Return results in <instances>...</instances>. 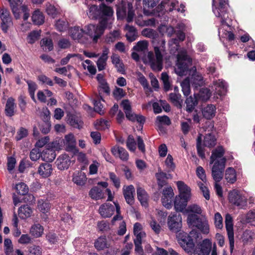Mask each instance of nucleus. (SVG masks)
Segmentation results:
<instances>
[{
	"label": "nucleus",
	"mask_w": 255,
	"mask_h": 255,
	"mask_svg": "<svg viewBox=\"0 0 255 255\" xmlns=\"http://www.w3.org/2000/svg\"><path fill=\"white\" fill-rule=\"evenodd\" d=\"M115 205L106 203L101 205L99 208V213L103 218L111 217L115 212Z\"/></svg>",
	"instance_id": "nucleus-17"
},
{
	"label": "nucleus",
	"mask_w": 255,
	"mask_h": 255,
	"mask_svg": "<svg viewBox=\"0 0 255 255\" xmlns=\"http://www.w3.org/2000/svg\"><path fill=\"white\" fill-rule=\"evenodd\" d=\"M53 171L52 165L49 163H43L41 164L37 170V173L43 178H47L50 176Z\"/></svg>",
	"instance_id": "nucleus-19"
},
{
	"label": "nucleus",
	"mask_w": 255,
	"mask_h": 255,
	"mask_svg": "<svg viewBox=\"0 0 255 255\" xmlns=\"http://www.w3.org/2000/svg\"><path fill=\"white\" fill-rule=\"evenodd\" d=\"M8 2L15 17L18 18L19 16L18 7L22 4V0H11Z\"/></svg>",
	"instance_id": "nucleus-37"
},
{
	"label": "nucleus",
	"mask_w": 255,
	"mask_h": 255,
	"mask_svg": "<svg viewBox=\"0 0 255 255\" xmlns=\"http://www.w3.org/2000/svg\"><path fill=\"white\" fill-rule=\"evenodd\" d=\"M155 177L157 180L158 186L162 187L166 184L167 179L170 178L171 176L169 174H167L163 172L160 168H159L158 172L155 174Z\"/></svg>",
	"instance_id": "nucleus-21"
},
{
	"label": "nucleus",
	"mask_w": 255,
	"mask_h": 255,
	"mask_svg": "<svg viewBox=\"0 0 255 255\" xmlns=\"http://www.w3.org/2000/svg\"><path fill=\"white\" fill-rule=\"evenodd\" d=\"M32 213V209L27 205L21 206L18 210V216L23 219L31 216Z\"/></svg>",
	"instance_id": "nucleus-30"
},
{
	"label": "nucleus",
	"mask_w": 255,
	"mask_h": 255,
	"mask_svg": "<svg viewBox=\"0 0 255 255\" xmlns=\"http://www.w3.org/2000/svg\"><path fill=\"white\" fill-rule=\"evenodd\" d=\"M88 25L87 27V31L84 30L82 28L79 26H74L71 27L69 29V34L71 37L74 40H77L79 42H84V39H86V35L90 36L91 38H93V41L96 42L97 40H94V35H96V33L93 31V36L90 35L88 33Z\"/></svg>",
	"instance_id": "nucleus-10"
},
{
	"label": "nucleus",
	"mask_w": 255,
	"mask_h": 255,
	"mask_svg": "<svg viewBox=\"0 0 255 255\" xmlns=\"http://www.w3.org/2000/svg\"><path fill=\"white\" fill-rule=\"evenodd\" d=\"M148 47V42L146 40L139 41L133 47V50L138 52H145Z\"/></svg>",
	"instance_id": "nucleus-45"
},
{
	"label": "nucleus",
	"mask_w": 255,
	"mask_h": 255,
	"mask_svg": "<svg viewBox=\"0 0 255 255\" xmlns=\"http://www.w3.org/2000/svg\"><path fill=\"white\" fill-rule=\"evenodd\" d=\"M32 20L35 24L41 25L44 21V17L41 12L39 10H36L32 14Z\"/></svg>",
	"instance_id": "nucleus-40"
},
{
	"label": "nucleus",
	"mask_w": 255,
	"mask_h": 255,
	"mask_svg": "<svg viewBox=\"0 0 255 255\" xmlns=\"http://www.w3.org/2000/svg\"><path fill=\"white\" fill-rule=\"evenodd\" d=\"M177 237L179 244L184 251L188 253H192L195 246L194 239L198 237L197 230H192L189 234L181 232L178 234Z\"/></svg>",
	"instance_id": "nucleus-4"
},
{
	"label": "nucleus",
	"mask_w": 255,
	"mask_h": 255,
	"mask_svg": "<svg viewBox=\"0 0 255 255\" xmlns=\"http://www.w3.org/2000/svg\"><path fill=\"white\" fill-rule=\"evenodd\" d=\"M176 35L177 37V38H172L169 41V44L170 45H172L173 44H175L176 49H178V47H179V42L180 41H183L185 39V33L179 30L176 33Z\"/></svg>",
	"instance_id": "nucleus-44"
},
{
	"label": "nucleus",
	"mask_w": 255,
	"mask_h": 255,
	"mask_svg": "<svg viewBox=\"0 0 255 255\" xmlns=\"http://www.w3.org/2000/svg\"><path fill=\"white\" fill-rule=\"evenodd\" d=\"M111 59L113 64L115 65L118 71L123 72L124 71V64L120 57L117 55H113L111 57Z\"/></svg>",
	"instance_id": "nucleus-43"
},
{
	"label": "nucleus",
	"mask_w": 255,
	"mask_h": 255,
	"mask_svg": "<svg viewBox=\"0 0 255 255\" xmlns=\"http://www.w3.org/2000/svg\"><path fill=\"white\" fill-rule=\"evenodd\" d=\"M179 191L178 196H176L174 201V208L177 212H183L185 209L191 196V189L183 182H177Z\"/></svg>",
	"instance_id": "nucleus-3"
},
{
	"label": "nucleus",
	"mask_w": 255,
	"mask_h": 255,
	"mask_svg": "<svg viewBox=\"0 0 255 255\" xmlns=\"http://www.w3.org/2000/svg\"><path fill=\"white\" fill-rule=\"evenodd\" d=\"M27 85L28 86V92L29 95L32 100L34 102H36V99L35 98V91L37 88V86L35 83L32 81H28Z\"/></svg>",
	"instance_id": "nucleus-54"
},
{
	"label": "nucleus",
	"mask_w": 255,
	"mask_h": 255,
	"mask_svg": "<svg viewBox=\"0 0 255 255\" xmlns=\"http://www.w3.org/2000/svg\"><path fill=\"white\" fill-rule=\"evenodd\" d=\"M182 217L180 214H171L167 219V225L169 229L175 233L180 231L182 226Z\"/></svg>",
	"instance_id": "nucleus-12"
},
{
	"label": "nucleus",
	"mask_w": 255,
	"mask_h": 255,
	"mask_svg": "<svg viewBox=\"0 0 255 255\" xmlns=\"http://www.w3.org/2000/svg\"><path fill=\"white\" fill-rule=\"evenodd\" d=\"M100 16L99 18L101 19L100 24L98 25L90 24L88 25V33L93 36V31L97 34L94 35V40H97L101 35L103 33L105 29L111 24L113 19L112 17L113 14V10L112 7L102 4L100 6Z\"/></svg>",
	"instance_id": "nucleus-1"
},
{
	"label": "nucleus",
	"mask_w": 255,
	"mask_h": 255,
	"mask_svg": "<svg viewBox=\"0 0 255 255\" xmlns=\"http://www.w3.org/2000/svg\"><path fill=\"white\" fill-rule=\"evenodd\" d=\"M121 105L125 113L126 118L128 120H133V116L132 114L133 113L131 111V106L129 101L128 100H124Z\"/></svg>",
	"instance_id": "nucleus-27"
},
{
	"label": "nucleus",
	"mask_w": 255,
	"mask_h": 255,
	"mask_svg": "<svg viewBox=\"0 0 255 255\" xmlns=\"http://www.w3.org/2000/svg\"><path fill=\"white\" fill-rule=\"evenodd\" d=\"M40 44L45 50L51 51L53 48V42L51 39L48 38H43L41 40Z\"/></svg>",
	"instance_id": "nucleus-53"
},
{
	"label": "nucleus",
	"mask_w": 255,
	"mask_h": 255,
	"mask_svg": "<svg viewBox=\"0 0 255 255\" xmlns=\"http://www.w3.org/2000/svg\"><path fill=\"white\" fill-rule=\"evenodd\" d=\"M192 59L187 54L185 49L180 50L177 55V63L175 71L179 76L185 75L187 72L188 68L192 64Z\"/></svg>",
	"instance_id": "nucleus-5"
},
{
	"label": "nucleus",
	"mask_w": 255,
	"mask_h": 255,
	"mask_svg": "<svg viewBox=\"0 0 255 255\" xmlns=\"http://www.w3.org/2000/svg\"><path fill=\"white\" fill-rule=\"evenodd\" d=\"M84 69H87L88 71L92 75H95L96 73V69L92 62L90 60H86L82 64Z\"/></svg>",
	"instance_id": "nucleus-55"
},
{
	"label": "nucleus",
	"mask_w": 255,
	"mask_h": 255,
	"mask_svg": "<svg viewBox=\"0 0 255 255\" xmlns=\"http://www.w3.org/2000/svg\"><path fill=\"white\" fill-rule=\"evenodd\" d=\"M56 163L58 168L62 170L66 169L69 167L71 164V160L69 156L64 154L58 157Z\"/></svg>",
	"instance_id": "nucleus-20"
},
{
	"label": "nucleus",
	"mask_w": 255,
	"mask_h": 255,
	"mask_svg": "<svg viewBox=\"0 0 255 255\" xmlns=\"http://www.w3.org/2000/svg\"><path fill=\"white\" fill-rule=\"evenodd\" d=\"M101 101L104 102L101 95H97L96 98L93 100L95 111L99 114L102 115L104 113V107Z\"/></svg>",
	"instance_id": "nucleus-32"
},
{
	"label": "nucleus",
	"mask_w": 255,
	"mask_h": 255,
	"mask_svg": "<svg viewBox=\"0 0 255 255\" xmlns=\"http://www.w3.org/2000/svg\"><path fill=\"white\" fill-rule=\"evenodd\" d=\"M199 99L202 101L208 100L211 96L210 90L207 88H202L198 94Z\"/></svg>",
	"instance_id": "nucleus-58"
},
{
	"label": "nucleus",
	"mask_w": 255,
	"mask_h": 255,
	"mask_svg": "<svg viewBox=\"0 0 255 255\" xmlns=\"http://www.w3.org/2000/svg\"><path fill=\"white\" fill-rule=\"evenodd\" d=\"M120 37V32L119 30H116L110 32L107 35L105 41L108 43H113L118 39Z\"/></svg>",
	"instance_id": "nucleus-46"
},
{
	"label": "nucleus",
	"mask_w": 255,
	"mask_h": 255,
	"mask_svg": "<svg viewBox=\"0 0 255 255\" xmlns=\"http://www.w3.org/2000/svg\"><path fill=\"white\" fill-rule=\"evenodd\" d=\"M116 7L118 18H126L128 22L133 20L135 14L132 3L122 1L116 5Z\"/></svg>",
	"instance_id": "nucleus-6"
},
{
	"label": "nucleus",
	"mask_w": 255,
	"mask_h": 255,
	"mask_svg": "<svg viewBox=\"0 0 255 255\" xmlns=\"http://www.w3.org/2000/svg\"><path fill=\"white\" fill-rule=\"evenodd\" d=\"M111 152L115 157H119L124 161H127L128 159V152L122 147L116 145L112 148Z\"/></svg>",
	"instance_id": "nucleus-18"
},
{
	"label": "nucleus",
	"mask_w": 255,
	"mask_h": 255,
	"mask_svg": "<svg viewBox=\"0 0 255 255\" xmlns=\"http://www.w3.org/2000/svg\"><path fill=\"white\" fill-rule=\"evenodd\" d=\"M165 40H162L160 46H154V52L149 51L147 58L151 68L154 71H160L163 68V57L165 50Z\"/></svg>",
	"instance_id": "nucleus-2"
},
{
	"label": "nucleus",
	"mask_w": 255,
	"mask_h": 255,
	"mask_svg": "<svg viewBox=\"0 0 255 255\" xmlns=\"http://www.w3.org/2000/svg\"><path fill=\"white\" fill-rule=\"evenodd\" d=\"M161 80L164 85L165 91H168L170 89L171 84L169 81V76L166 73L161 74Z\"/></svg>",
	"instance_id": "nucleus-62"
},
{
	"label": "nucleus",
	"mask_w": 255,
	"mask_h": 255,
	"mask_svg": "<svg viewBox=\"0 0 255 255\" xmlns=\"http://www.w3.org/2000/svg\"><path fill=\"white\" fill-rule=\"evenodd\" d=\"M68 23L67 22L58 20L56 21L55 26L57 30L59 31H63L65 30L68 27Z\"/></svg>",
	"instance_id": "nucleus-64"
},
{
	"label": "nucleus",
	"mask_w": 255,
	"mask_h": 255,
	"mask_svg": "<svg viewBox=\"0 0 255 255\" xmlns=\"http://www.w3.org/2000/svg\"><path fill=\"white\" fill-rule=\"evenodd\" d=\"M211 243L209 240L205 239L200 245V252L204 255H209L211 250Z\"/></svg>",
	"instance_id": "nucleus-39"
},
{
	"label": "nucleus",
	"mask_w": 255,
	"mask_h": 255,
	"mask_svg": "<svg viewBox=\"0 0 255 255\" xmlns=\"http://www.w3.org/2000/svg\"><path fill=\"white\" fill-rule=\"evenodd\" d=\"M28 255H41L42 253V248L35 245H32L27 248Z\"/></svg>",
	"instance_id": "nucleus-51"
},
{
	"label": "nucleus",
	"mask_w": 255,
	"mask_h": 255,
	"mask_svg": "<svg viewBox=\"0 0 255 255\" xmlns=\"http://www.w3.org/2000/svg\"><path fill=\"white\" fill-rule=\"evenodd\" d=\"M16 105L14 103V100L12 98L7 99L5 107V113L6 116L11 117L14 115V110Z\"/></svg>",
	"instance_id": "nucleus-26"
},
{
	"label": "nucleus",
	"mask_w": 255,
	"mask_h": 255,
	"mask_svg": "<svg viewBox=\"0 0 255 255\" xmlns=\"http://www.w3.org/2000/svg\"><path fill=\"white\" fill-rule=\"evenodd\" d=\"M186 111L188 113L193 111L195 107L198 104L197 97L194 94V97L190 96L188 97L185 101Z\"/></svg>",
	"instance_id": "nucleus-24"
},
{
	"label": "nucleus",
	"mask_w": 255,
	"mask_h": 255,
	"mask_svg": "<svg viewBox=\"0 0 255 255\" xmlns=\"http://www.w3.org/2000/svg\"><path fill=\"white\" fill-rule=\"evenodd\" d=\"M73 182L78 185H83L86 181V177L84 173H80L73 178Z\"/></svg>",
	"instance_id": "nucleus-57"
},
{
	"label": "nucleus",
	"mask_w": 255,
	"mask_h": 255,
	"mask_svg": "<svg viewBox=\"0 0 255 255\" xmlns=\"http://www.w3.org/2000/svg\"><path fill=\"white\" fill-rule=\"evenodd\" d=\"M142 35L153 39H156L158 36V33L155 30L150 28H144L143 29Z\"/></svg>",
	"instance_id": "nucleus-52"
},
{
	"label": "nucleus",
	"mask_w": 255,
	"mask_h": 255,
	"mask_svg": "<svg viewBox=\"0 0 255 255\" xmlns=\"http://www.w3.org/2000/svg\"><path fill=\"white\" fill-rule=\"evenodd\" d=\"M202 134H199L197 139V150L198 155L202 158L205 157L204 149L201 145Z\"/></svg>",
	"instance_id": "nucleus-56"
},
{
	"label": "nucleus",
	"mask_w": 255,
	"mask_h": 255,
	"mask_svg": "<svg viewBox=\"0 0 255 255\" xmlns=\"http://www.w3.org/2000/svg\"><path fill=\"white\" fill-rule=\"evenodd\" d=\"M56 157V154L52 149H46L42 152V159L46 162H52Z\"/></svg>",
	"instance_id": "nucleus-34"
},
{
	"label": "nucleus",
	"mask_w": 255,
	"mask_h": 255,
	"mask_svg": "<svg viewBox=\"0 0 255 255\" xmlns=\"http://www.w3.org/2000/svg\"><path fill=\"white\" fill-rule=\"evenodd\" d=\"M227 5L228 3L226 0H219V6L213 8V11L215 15L221 18L222 27L219 28V34L221 33V31H223L225 27H230V25L227 22V19L229 18L227 12Z\"/></svg>",
	"instance_id": "nucleus-7"
},
{
	"label": "nucleus",
	"mask_w": 255,
	"mask_h": 255,
	"mask_svg": "<svg viewBox=\"0 0 255 255\" xmlns=\"http://www.w3.org/2000/svg\"><path fill=\"white\" fill-rule=\"evenodd\" d=\"M214 224L216 228L221 229L223 227V218L219 212H217L214 215Z\"/></svg>",
	"instance_id": "nucleus-61"
},
{
	"label": "nucleus",
	"mask_w": 255,
	"mask_h": 255,
	"mask_svg": "<svg viewBox=\"0 0 255 255\" xmlns=\"http://www.w3.org/2000/svg\"><path fill=\"white\" fill-rule=\"evenodd\" d=\"M190 81L189 77H187L181 83L182 91L185 96L189 95L191 92L190 90Z\"/></svg>",
	"instance_id": "nucleus-42"
},
{
	"label": "nucleus",
	"mask_w": 255,
	"mask_h": 255,
	"mask_svg": "<svg viewBox=\"0 0 255 255\" xmlns=\"http://www.w3.org/2000/svg\"><path fill=\"white\" fill-rule=\"evenodd\" d=\"M177 3L176 0H163L156 7L158 12H162L163 10L167 11H171Z\"/></svg>",
	"instance_id": "nucleus-15"
},
{
	"label": "nucleus",
	"mask_w": 255,
	"mask_h": 255,
	"mask_svg": "<svg viewBox=\"0 0 255 255\" xmlns=\"http://www.w3.org/2000/svg\"><path fill=\"white\" fill-rule=\"evenodd\" d=\"M87 14L89 17L91 18H99L100 16V8H98L96 5H92L90 7L89 12Z\"/></svg>",
	"instance_id": "nucleus-47"
},
{
	"label": "nucleus",
	"mask_w": 255,
	"mask_h": 255,
	"mask_svg": "<svg viewBox=\"0 0 255 255\" xmlns=\"http://www.w3.org/2000/svg\"><path fill=\"white\" fill-rule=\"evenodd\" d=\"M216 138L212 133L206 134L203 140V144L209 148L213 147L216 144Z\"/></svg>",
	"instance_id": "nucleus-33"
},
{
	"label": "nucleus",
	"mask_w": 255,
	"mask_h": 255,
	"mask_svg": "<svg viewBox=\"0 0 255 255\" xmlns=\"http://www.w3.org/2000/svg\"><path fill=\"white\" fill-rule=\"evenodd\" d=\"M89 196L94 200H99L104 198V193L102 189L98 186H94L89 192Z\"/></svg>",
	"instance_id": "nucleus-29"
},
{
	"label": "nucleus",
	"mask_w": 255,
	"mask_h": 255,
	"mask_svg": "<svg viewBox=\"0 0 255 255\" xmlns=\"http://www.w3.org/2000/svg\"><path fill=\"white\" fill-rule=\"evenodd\" d=\"M226 162V158H222L214 163L212 169V175L215 182H220L222 180Z\"/></svg>",
	"instance_id": "nucleus-11"
},
{
	"label": "nucleus",
	"mask_w": 255,
	"mask_h": 255,
	"mask_svg": "<svg viewBox=\"0 0 255 255\" xmlns=\"http://www.w3.org/2000/svg\"><path fill=\"white\" fill-rule=\"evenodd\" d=\"M225 151L223 147L221 146H218L214 149L212 152V155L210 157V164L215 163L217 160L224 158L223 156L224 154Z\"/></svg>",
	"instance_id": "nucleus-23"
},
{
	"label": "nucleus",
	"mask_w": 255,
	"mask_h": 255,
	"mask_svg": "<svg viewBox=\"0 0 255 255\" xmlns=\"http://www.w3.org/2000/svg\"><path fill=\"white\" fill-rule=\"evenodd\" d=\"M37 207L38 210L43 213L48 212L50 208L48 201L42 199L38 201Z\"/></svg>",
	"instance_id": "nucleus-48"
},
{
	"label": "nucleus",
	"mask_w": 255,
	"mask_h": 255,
	"mask_svg": "<svg viewBox=\"0 0 255 255\" xmlns=\"http://www.w3.org/2000/svg\"><path fill=\"white\" fill-rule=\"evenodd\" d=\"M14 189L17 194L21 195H26L29 191L27 186L23 182H20L16 184Z\"/></svg>",
	"instance_id": "nucleus-49"
},
{
	"label": "nucleus",
	"mask_w": 255,
	"mask_h": 255,
	"mask_svg": "<svg viewBox=\"0 0 255 255\" xmlns=\"http://www.w3.org/2000/svg\"><path fill=\"white\" fill-rule=\"evenodd\" d=\"M127 148L131 151H134L136 149V143L133 136L128 135L127 142Z\"/></svg>",
	"instance_id": "nucleus-60"
},
{
	"label": "nucleus",
	"mask_w": 255,
	"mask_h": 255,
	"mask_svg": "<svg viewBox=\"0 0 255 255\" xmlns=\"http://www.w3.org/2000/svg\"><path fill=\"white\" fill-rule=\"evenodd\" d=\"M225 225L229 241L230 252L232 253L234 249V233L233 219L230 214H228L226 215Z\"/></svg>",
	"instance_id": "nucleus-13"
},
{
	"label": "nucleus",
	"mask_w": 255,
	"mask_h": 255,
	"mask_svg": "<svg viewBox=\"0 0 255 255\" xmlns=\"http://www.w3.org/2000/svg\"><path fill=\"white\" fill-rule=\"evenodd\" d=\"M137 198L142 206L146 207L148 203V196L144 189L140 187L137 188Z\"/></svg>",
	"instance_id": "nucleus-25"
},
{
	"label": "nucleus",
	"mask_w": 255,
	"mask_h": 255,
	"mask_svg": "<svg viewBox=\"0 0 255 255\" xmlns=\"http://www.w3.org/2000/svg\"><path fill=\"white\" fill-rule=\"evenodd\" d=\"M203 117L206 119H211L215 117L216 113V108L212 104L208 105L202 110Z\"/></svg>",
	"instance_id": "nucleus-22"
},
{
	"label": "nucleus",
	"mask_w": 255,
	"mask_h": 255,
	"mask_svg": "<svg viewBox=\"0 0 255 255\" xmlns=\"http://www.w3.org/2000/svg\"><path fill=\"white\" fill-rule=\"evenodd\" d=\"M229 201L239 209H245L247 207V199L240 191L233 190L229 193Z\"/></svg>",
	"instance_id": "nucleus-9"
},
{
	"label": "nucleus",
	"mask_w": 255,
	"mask_h": 255,
	"mask_svg": "<svg viewBox=\"0 0 255 255\" xmlns=\"http://www.w3.org/2000/svg\"><path fill=\"white\" fill-rule=\"evenodd\" d=\"M41 33V30H33L30 32L27 37L28 43L33 44L39 39Z\"/></svg>",
	"instance_id": "nucleus-50"
},
{
	"label": "nucleus",
	"mask_w": 255,
	"mask_h": 255,
	"mask_svg": "<svg viewBox=\"0 0 255 255\" xmlns=\"http://www.w3.org/2000/svg\"><path fill=\"white\" fill-rule=\"evenodd\" d=\"M189 78L190 84L196 88L202 86L203 84V77L202 75L199 73H196L193 74Z\"/></svg>",
	"instance_id": "nucleus-35"
},
{
	"label": "nucleus",
	"mask_w": 255,
	"mask_h": 255,
	"mask_svg": "<svg viewBox=\"0 0 255 255\" xmlns=\"http://www.w3.org/2000/svg\"><path fill=\"white\" fill-rule=\"evenodd\" d=\"M4 246L6 255H12L13 247L11 240L9 239H5Z\"/></svg>",
	"instance_id": "nucleus-59"
},
{
	"label": "nucleus",
	"mask_w": 255,
	"mask_h": 255,
	"mask_svg": "<svg viewBox=\"0 0 255 255\" xmlns=\"http://www.w3.org/2000/svg\"><path fill=\"white\" fill-rule=\"evenodd\" d=\"M214 87L216 92L220 95H224L226 91V83L222 80L214 81Z\"/></svg>",
	"instance_id": "nucleus-31"
},
{
	"label": "nucleus",
	"mask_w": 255,
	"mask_h": 255,
	"mask_svg": "<svg viewBox=\"0 0 255 255\" xmlns=\"http://www.w3.org/2000/svg\"><path fill=\"white\" fill-rule=\"evenodd\" d=\"M0 17L1 20V29L4 32H6L8 28L12 24L9 11L4 8H0Z\"/></svg>",
	"instance_id": "nucleus-14"
},
{
	"label": "nucleus",
	"mask_w": 255,
	"mask_h": 255,
	"mask_svg": "<svg viewBox=\"0 0 255 255\" xmlns=\"http://www.w3.org/2000/svg\"><path fill=\"white\" fill-rule=\"evenodd\" d=\"M44 228L39 223L34 224L30 229V234L34 238H39L43 234Z\"/></svg>",
	"instance_id": "nucleus-28"
},
{
	"label": "nucleus",
	"mask_w": 255,
	"mask_h": 255,
	"mask_svg": "<svg viewBox=\"0 0 255 255\" xmlns=\"http://www.w3.org/2000/svg\"><path fill=\"white\" fill-rule=\"evenodd\" d=\"M110 245L105 237H100L95 242V247L98 250H103L109 248Z\"/></svg>",
	"instance_id": "nucleus-36"
},
{
	"label": "nucleus",
	"mask_w": 255,
	"mask_h": 255,
	"mask_svg": "<svg viewBox=\"0 0 255 255\" xmlns=\"http://www.w3.org/2000/svg\"><path fill=\"white\" fill-rule=\"evenodd\" d=\"M30 158L32 161H37L41 157L42 158V152L37 148H33L29 154Z\"/></svg>",
	"instance_id": "nucleus-63"
},
{
	"label": "nucleus",
	"mask_w": 255,
	"mask_h": 255,
	"mask_svg": "<svg viewBox=\"0 0 255 255\" xmlns=\"http://www.w3.org/2000/svg\"><path fill=\"white\" fill-rule=\"evenodd\" d=\"M169 99L175 106L179 108L182 107V100L180 94L176 93H170L169 94Z\"/></svg>",
	"instance_id": "nucleus-41"
},
{
	"label": "nucleus",
	"mask_w": 255,
	"mask_h": 255,
	"mask_svg": "<svg viewBox=\"0 0 255 255\" xmlns=\"http://www.w3.org/2000/svg\"><path fill=\"white\" fill-rule=\"evenodd\" d=\"M135 192L134 187L132 185H130L123 187V194L126 202L131 205L134 203L133 193Z\"/></svg>",
	"instance_id": "nucleus-16"
},
{
	"label": "nucleus",
	"mask_w": 255,
	"mask_h": 255,
	"mask_svg": "<svg viewBox=\"0 0 255 255\" xmlns=\"http://www.w3.org/2000/svg\"><path fill=\"white\" fill-rule=\"evenodd\" d=\"M225 179L228 182L233 183L236 181V173L235 169L232 167L228 168L225 172Z\"/></svg>",
	"instance_id": "nucleus-38"
},
{
	"label": "nucleus",
	"mask_w": 255,
	"mask_h": 255,
	"mask_svg": "<svg viewBox=\"0 0 255 255\" xmlns=\"http://www.w3.org/2000/svg\"><path fill=\"white\" fill-rule=\"evenodd\" d=\"M187 222L189 227H196L204 234H208L209 232L208 221L205 218L190 214L188 215Z\"/></svg>",
	"instance_id": "nucleus-8"
}]
</instances>
